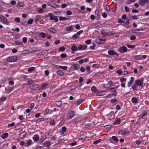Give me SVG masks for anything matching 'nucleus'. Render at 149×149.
<instances>
[{"label": "nucleus", "instance_id": "obj_42", "mask_svg": "<svg viewBox=\"0 0 149 149\" xmlns=\"http://www.w3.org/2000/svg\"><path fill=\"white\" fill-rule=\"evenodd\" d=\"M112 139L113 140L116 142H118V139L115 136H113L112 137Z\"/></svg>", "mask_w": 149, "mask_h": 149}, {"label": "nucleus", "instance_id": "obj_64", "mask_svg": "<svg viewBox=\"0 0 149 149\" xmlns=\"http://www.w3.org/2000/svg\"><path fill=\"white\" fill-rule=\"evenodd\" d=\"M75 28L77 29H79L80 28V26L79 24H77L75 26Z\"/></svg>", "mask_w": 149, "mask_h": 149}, {"label": "nucleus", "instance_id": "obj_8", "mask_svg": "<svg viewBox=\"0 0 149 149\" xmlns=\"http://www.w3.org/2000/svg\"><path fill=\"white\" fill-rule=\"evenodd\" d=\"M39 85L38 84H35L30 87L31 89L32 90H36L38 88Z\"/></svg>", "mask_w": 149, "mask_h": 149}, {"label": "nucleus", "instance_id": "obj_36", "mask_svg": "<svg viewBox=\"0 0 149 149\" xmlns=\"http://www.w3.org/2000/svg\"><path fill=\"white\" fill-rule=\"evenodd\" d=\"M139 3L141 6H143L145 4L143 0H139Z\"/></svg>", "mask_w": 149, "mask_h": 149}, {"label": "nucleus", "instance_id": "obj_31", "mask_svg": "<svg viewBox=\"0 0 149 149\" xmlns=\"http://www.w3.org/2000/svg\"><path fill=\"white\" fill-rule=\"evenodd\" d=\"M132 102L134 103H136L137 102V100L135 97H133L132 99Z\"/></svg>", "mask_w": 149, "mask_h": 149}, {"label": "nucleus", "instance_id": "obj_48", "mask_svg": "<svg viewBox=\"0 0 149 149\" xmlns=\"http://www.w3.org/2000/svg\"><path fill=\"white\" fill-rule=\"evenodd\" d=\"M35 68V67H32L31 68H29L28 70V71L29 72H32V71H33L34 70Z\"/></svg>", "mask_w": 149, "mask_h": 149}, {"label": "nucleus", "instance_id": "obj_13", "mask_svg": "<svg viewBox=\"0 0 149 149\" xmlns=\"http://www.w3.org/2000/svg\"><path fill=\"white\" fill-rule=\"evenodd\" d=\"M87 47V46L85 45H80L78 47L79 50H85Z\"/></svg>", "mask_w": 149, "mask_h": 149}, {"label": "nucleus", "instance_id": "obj_35", "mask_svg": "<svg viewBox=\"0 0 149 149\" xmlns=\"http://www.w3.org/2000/svg\"><path fill=\"white\" fill-rule=\"evenodd\" d=\"M18 3V6L20 7H23L24 6V5L22 2H19Z\"/></svg>", "mask_w": 149, "mask_h": 149}, {"label": "nucleus", "instance_id": "obj_34", "mask_svg": "<svg viewBox=\"0 0 149 149\" xmlns=\"http://www.w3.org/2000/svg\"><path fill=\"white\" fill-rule=\"evenodd\" d=\"M96 88L94 86H93L91 88L92 91L94 93L96 92Z\"/></svg>", "mask_w": 149, "mask_h": 149}, {"label": "nucleus", "instance_id": "obj_41", "mask_svg": "<svg viewBox=\"0 0 149 149\" xmlns=\"http://www.w3.org/2000/svg\"><path fill=\"white\" fill-rule=\"evenodd\" d=\"M33 21V19H30L28 20V23L29 24H31L32 23Z\"/></svg>", "mask_w": 149, "mask_h": 149}, {"label": "nucleus", "instance_id": "obj_4", "mask_svg": "<svg viewBox=\"0 0 149 149\" xmlns=\"http://www.w3.org/2000/svg\"><path fill=\"white\" fill-rule=\"evenodd\" d=\"M107 118L108 120H111L113 118L114 114L113 112H112L106 115Z\"/></svg>", "mask_w": 149, "mask_h": 149}, {"label": "nucleus", "instance_id": "obj_52", "mask_svg": "<svg viewBox=\"0 0 149 149\" xmlns=\"http://www.w3.org/2000/svg\"><path fill=\"white\" fill-rule=\"evenodd\" d=\"M116 72L118 74H121L123 73V72H122L120 70H118L116 71Z\"/></svg>", "mask_w": 149, "mask_h": 149}, {"label": "nucleus", "instance_id": "obj_58", "mask_svg": "<svg viewBox=\"0 0 149 149\" xmlns=\"http://www.w3.org/2000/svg\"><path fill=\"white\" fill-rule=\"evenodd\" d=\"M15 124L14 123H12L11 124H9L8 125V127L13 126L15 125Z\"/></svg>", "mask_w": 149, "mask_h": 149}, {"label": "nucleus", "instance_id": "obj_22", "mask_svg": "<svg viewBox=\"0 0 149 149\" xmlns=\"http://www.w3.org/2000/svg\"><path fill=\"white\" fill-rule=\"evenodd\" d=\"M49 31L51 33H55L57 32L56 29L53 28H50L49 29Z\"/></svg>", "mask_w": 149, "mask_h": 149}, {"label": "nucleus", "instance_id": "obj_18", "mask_svg": "<svg viewBox=\"0 0 149 149\" xmlns=\"http://www.w3.org/2000/svg\"><path fill=\"white\" fill-rule=\"evenodd\" d=\"M33 139L35 141H37L39 139V136L38 135L36 134L33 136Z\"/></svg>", "mask_w": 149, "mask_h": 149}, {"label": "nucleus", "instance_id": "obj_37", "mask_svg": "<svg viewBox=\"0 0 149 149\" xmlns=\"http://www.w3.org/2000/svg\"><path fill=\"white\" fill-rule=\"evenodd\" d=\"M83 100H78L77 102V105H78L79 104H80L82 102H83Z\"/></svg>", "mask_w": 149, "mask_h": 149}, {"label": "nucleus", "instance_id": "obj_53", "mask_svg": "<svg viewBox=\"0 0 149 149\" xmlns=\"http://www.w3.org/2000/svg\"><path fill=\"white\" fill-rule=\"evenodd\" d=\"M34 84V81L33 80H30L28 81V84L29 85H30L31 84Z\"/></svg>", "mask_w": 149, "mask_h": 149}, {"label": "nucleus", "instance_id": "obj_16", "mask_svg": "<svg viewBox=\"0 0 149 149\" xmlns=\"http://www.w3.org/2000/svg\"><path fill=\"white\" fill-rule=\"evenodd\" d=\"M110 90H111V91L112 92H115V93L113 94V95L115 96H116L117 94V93L116 92V90L114 88H110Z\"/></svg>", "mask_w": 149, "mask_h": 149}, {"label": "nucleus", "instance_id": "obj_39", "mask_svg": "<svg viewBox=\"0 0 149 149\" xmlns=\"http://www.w3.org/2000/svg\"><path fill=\"white\" fill-rule=\"evenodd\" d=\"M101 141V139H99L98 140L94 141L93 142V143L95 145H96L98 143L100 142Z\"/></svg>", "mask_w": 149, "mask_h": 149}, {"label": "nucleus", "instance_id": "obj_29", "mask_svg": "<svg viewBox=\"0 0 149 149\" xmlns=\"http://www.w3.org/2000/svg\"><path fill=\"white\" fill-rule=\"evenodd\" d=\"M47 85L46 84H44L41 85V87L39 88V90H41L44 88H46Z\"/></svg>", "mask_w": 149, "mask_h": 149}, {"label": "nucleus", "instance_id": "obj_3", "mask_svg": "<svg viewBox=\"0 0 149 149\" xmlns=\"http://www.w3.org/2000/svg\"><path fill=\"white\" fill-rule=\"evenodd\" d=\"M127 48L125 46H123L120 47L118 49V51L120 53L126 52L127 51Z\"/></svg>", "mask_w": 149, "mask_h": 149}, {"label": "nucleus", "instance_id": "obj_27", "mask_svg": "<svg viewBox=\"0 0 149 149\" xmlns=\"http://www.w3.org/2000/svg\"><path fill=\"white\" fill-rule=\"evenodd\" d=\"M71 49L72 51H76L77 49V47L76 46L73 45L71 47Z\"/></svg>", "mask_w": 149, "mask_h": 149}, {"label": "nucleus", "instance_id": "obj_57", "mask_svg": "<svg viewBox=\"0 0 149 149\" xmlns=\"http://www.w3.org/2000/svg\"><path fill=\"white\" fill-rule=\"evenodd\" d=\"M22 41L24 43H26L27 42V39L26 37H24L22 39Z\"/></svg>", "mask_w": 149, "mask_h": 149}, {"label": "nucleus", "instance_id": "obj_54", "mask_svg": "<svg viewBox=\"0 0 149 149\" xmlns=\"http://www.w3.org/2000/svg\"><path fill=\"white\" fill-rule=\"evenodd\" d=\"M91 40H88L86 41H85V43H86V44L87 45H89L91 43Z\"/></svg>", "mask_w": 149, "mask_h": 149}, {"label": "nucleus", "instance_id": "obj_17", "mask_svg": "<svg viewBox=\"0 0 149 149\" xmlns=\"http://www.w3.org/2000/svg\"><path fill=\"white\" fill-rule=\"evenodd\" d=\"M2 20H3L4 23L5 24L7 25L9 23V22L7 20V19L4 16H3V18Z\"/></svg>", "mask_w": 149, "mask_h": 149}, {"label": "nucleus", "instance_id": "obj_23", "mask_svg": "<svg viewBox=\"0 0 149 149\" xmlns=\"http://www.w3.org/2000/svg\"><path fill=\"white\" fill-rule=\"evenodd\" d=\"M118 133L119 134H122V135H125L127 134V132H126L125 131L122 130L119 131Z\"/></svg>", "mask_w": 149, "mask_h": 149}, {"label": "nucleus", "instance_id": "obj_43", "mask_svg": "<svg viewBox=\"0 0 149 149\" xmlns=\"http://www.w3.org/2000/svg\"><path fill=\"white\" fill-rule=\"evenodd\" d=\"M127 47L129 48H130L131 49H133L135 47V46L134 45H127Z\"/></svg>", "mask_w": 149, "mask_h": 149}, {"label": "nucleus", "instance_id": "obj_32", "mask_svg": "<svg viewBox=\"0 0 149 149\" xmlns=\"http://www.w3.org/2000/svg\"><path fill=\"white\" fill-rule=\"evenodd\" d=\"M57 74L60 76H63V72L61 70H58L57 71Z\"/></svg>", "mask_w": 149, "mask_h": 149}, {"label": "nucleus", "instance_id": "obj_1", "mask_svg": "<svg viewBox=\"0 0 149 149\" xmlns=\"http://www.w3.org/2000/svg\"><path fill=\"white\" fill-rule=\"evenodd\" d=\"M144 81V78H141L138 79L135 81L136 84L138 86L141 87L143 84V81Z\"/></svg>", "mask_w": 149, "mask_h": 149}, {"label": "nucleus", "instance_id": "obj_11", "mask_svg": "<svg viewBox=\"0 0 149 149\" xmlns=\"http://www.w3.org/2000/svg\"><path fill=\"white\" fill-rule=\"evenodd\" d=\"M38 36L40 38H45L46 36V35L45 33L41 32L38 34Z\"/></svg>", "mask_w": 149, "mask_h": 149}, {"label": "nucleus", "instance_id": "obj_46", "mask_svg": "<svg viewBox=\"0 0 149 149\" xmlns=\"http://www.w3.org/2000/svg\"><path fill=\"white\" fill-rule=\"evenodd\" d=\"M6 99V97H2L0 99V101L1 102H2L5 101Z\"/></svg>", "mask_w": 149, "mask_h": 149}, {"label": "nucleus", "instance_id": "obj_38", "mask_svg": "<svg viewBox=\"0 0 149 149\" xmlns=\"http://www.w3.org/2000/svg\"><path fill=\"white\" fill-rule=\"evenodd\" d=\"M104 92H98L97 93L96 95L97 96H101L104 95Z\"/></svg>", "mask_w": 149, "mask_h": 149}, {"label": "nucleus", "instance_id": "obj_30", "mask_svg": "<svg viewBox=\"0 0 149 149\" xmlns=\"http://www.w3.org/2000/svg\"><path fill=\"white\" fill-rule=\"evenodd\" d=\"M111 127H112L111 125H107L104 126V127L108 130H109L111 129Z\"/></svg>", "mask_w": 149, "mask_h": 149}, {"label": "nucleus", "instance_id": "obj_50", "mask_svg": "<svg viewBox=\"0 0 149 149\" xmlns=\"http://www.w3.org/2000/svg\"><path fill=\"white\" fill-rule=\"evenodd\" d=\"M67 55L65 54H62L61 55V57L63 58H64L66 57Z\"/></svg>", "mask_w": 149, "mask_h": 149}, {"label": "nucleus", "instance_id": "obj_5", "mask_svg": "<svg viewBox=\"0 0 149 149\" xmlns=\"http://www.w3.org/2000/svg\"><path fill=\"white\" fill-rule=\"evenodd\" d=\"M108 53L110 55H116V56H118V54L116 52H115L113 50H110L108 51Z\"/></svg>", "mask_w": 149, "mask_h": 149}, {"label": "nucleus", "instance_id": "obj_25", "mask_svg": "<svg viewBox=\"0 0 149 149\" xmlns=\"http://www.w3.org/2000/svg\"><path fill=\"white\" fill-rule=\"evenodd\" d=\"M62 101H58L56 102V105L57 107H60L62 104Z\"/></svg>", "mask_w": 149, "mask_h": 149}, {"label": "nucleus", "instance_id": "obj_26", "mask_svg": "<svg viewBox=\"0 0 149 149\" xmlns=\"http://www.w3.org/2000/svg\"><path fill=\"white\" fill-rule=\"evenodd\" d=\"M49 15L50 17V19L51 20H54V18L56 17L54 15L51 13L49 14Z\"/></svg>", "mask_w": 149, "mask_h": 149}, {"label": "nucleus", "instance_id": "obj_21", "mask_svg": "<svg viewBox=\"0 0 149 149\" xmlns=\"http://www.w3.org/2000/svg\"><path fill=\"white\" fill-rule=\"evenodd\" d=\"M41 19L39 15H37L35 17V22H38Z\"/></svg>", "mask_w": 149, "mask_h": 149}, {"label": "nucleus", "instance_id": "obj_6", "mask_svg": "<svg viewBox=\"0 0 149 149\" xmlns=\"http://www.w3.org/2000/svg\"><path fill=\"white\" fill-rule=\"evenodd\" d=\"M134 77H131L130 80L128 83V87H130L131 86V85H132V84L134 82Z\"/></svg>", "mask_w": 149, "mask_h": 149}, {"label": "nucleus", "instance_id": "obj_56", "mask_svg": "<svg viewBox=\"0 0 149 149\" xmlns=\"http://www.w3.org/2000/svg\"><path fill=\"white\" fill-rule=\"evenodd\" d=\"M102 16L104 18H106L107 16V15L106 13L104 12L102 14Z\"/></svg>", "mask_w": 149, "mask_h": 149}, {"label": "nucleus", "instance_id": "obj_19", "mask_svg": "<svg viewBox=\"0 0 149 149\" xmlns=\"http://www.w3.org/2000/svg\"><path fill=\"white\" fill-rule=\"evenodd\" d=\"M75 115V112L73 111H71L70 112V116L69 118H72Z\"/></svg>", "mask_w": 149, "mask_h": 149}, {"label": "nucleus", "instance_id": "obj_9", "mask_svg": "<svg viewBox=\"0 0 149 149\" xmlns=\"http://www.w3.org/2000/svg\"><path fill=\"white\" fill-rule=\"evenodd\" d=\"M26 132L24 131L19 134V137L20 138L23 139L26 136Z\"/></svg>", "mask_w": 149, "mask_h": 149}, {"label": "nucleus", "instance_id": "obj_45", "mask_svg": "<svg viewBox=\"0 0 149 149\" xmlns=\"http://www.w3.org/2000/svg\"><path fill=\"white\" fill-rule=\"evenodd\" d=\"M59 19L60 21H64L67 19L66 17H60Z\"/></svg>", "mask_w": 149, "mask_h": 149}, {"label": "nucleus", "instance_id": "obj_12", "mask_svg": "<svg viewBox=\"0 0 149 149\" xmlns=\"http://www.w3.org/2000/svg\"><path fill=\"white\" fill-rule=\"evenodd\" d=\"M15 86H13L12 87H8V89L6 91V93L7 94H9L10 92L12 91L14 89Z\"/></svg>", "mask_w": 149, "mask_h": 149}, {"label": "nucleus", "instance_id": "obj_62", "mask_svg": "<svg viewBox=\"0 0 149 149\" xmlns=\"http://www.w3.org/2000/svg\"><path fill=\"white\" fill-rule=\"evenodd\" d=\"M125 9L126 12H128L129 11V9L127 7L125 6Z\"/></svg>", "mask_w": 149, "mask_h": 149}, {"label": "nucleus", "instance_id": "obj_33", "mask_svg": "<svg viewBox=\"0 0 149 149\" xmlns=\"http://www.w3.org/2000/svg\"><path fill=\"white\" fill-rule=\"evenodd\" d=\"M86 137V136L84 135V134L81 135L79 136L80 139L83 140L85 139Z\"/></svg>", "mask_w": 149, "mask_h": 149}, {"label": "nucleus", "instance_id": "obj_28", "mask_svg": "<svg viewBox=\"0 0 149 149\" xmlns=\"http://www.w3.org/2000/svg\"><path fill=\"white\" fill-rule=\"evenodd\" d=\"M37 11L40 13H43V10L41 8H37Z\"/></svg>", "mask_w": 149, "mask_h": 149}, {"label": "nucleus", "instance_id": "obj_60", "mask_svg": "<svg viewBox=\"0 0 149 149\" xmlns=\"http://www.w3.org/2000/svg\"><path fill=\"white\" fill-rule=\"evenodd\" d=\"M146 114V113H144L142 114V115H140V118L141 119L142 118H143L144 116Z\"/></svg>", "mask_w": 149, "mask_h": 149}, {"label": "nucleus", "instance_id": "obj_24", "mask_svg": "<svg viewBox=\"0 0 149 149\" xmlns=\"http://www.w3.org/2000/svg\"><path fill=\"white\" fill-rule=\"evenodd\" d=\"M120 123V119L119 118L117 119L115 121L114 123H113V124H119Z\"/></svg>", "mask_w": 149, "mask_h": 149}, {"label": "nucleus", "instance_id": "obj_59", "mask_svg": "<svg viewBox=\"0 0 149 149\" xmlns=\"http://www.w3.org/2000/svg\"><path fill=\"white\" fill-rule=\"evenodd\" d=\"M83 32V30H81L77 32V33H76V34L77 35H79L81 34Z\"/></svg>", "mask_w": 149, "mask_h": 149}, {"label": "nucleus", "instance_id": "obj_10", "mask_svg": "<svg viewBox=\"0 0 149 149\" xmlns=\"http://www.w3.org/2000/svg\"><path fill=\"white\" fill-rule=\"evenodd\" d=\"M43 145L44 146L46 147L49 148L51 145V143L49 141H45L43 143Z\"/></svg>", "mask_w": 149, "mask_h": 149}, {"label": "nucleus", "instance_id": "obj_2", "mask_svg": "<svg viewBox=\"0 0 149 149\" xmlns=\"http://www.w3.org/2000/svg\"><path fill=\"white\" fill-rule=\"evenodd\" d=\"M17 57L16 56H9L7 58V61L9 62H14L16 61Z\"/></svg>", "mask_w": 149, "mask_h": 149}, {"label": "nucleus", "instance_id": "obj_7", "mask_svg": "<svg viewBox=\"0 0 149 149\" xmlns=\"http://www.w3.org/2000/svg\"><path fill=\"white\" fill-rule=\"evenodd\" d=\"M105 40H103L101 39L100 38H97L96 40V42L99 44H102L104 42Z\"/></svg>", "mask_w": 149, "mask_h": 149}, {"label": "nucleus", "instance_id": "obj_40", "mask_svg": "<svg viewBox=\"0 0 149 149\" xmlns=\"http://www.w3.org/2000/svg\"><path fill=\"white\" fill-rule=\"evenodd\" d=\"M59 67L64 70H66L67 69V67L66 66H59Z\"/></svg>", "mask_w": 149, "mask_h": 149}, {"label": "nucleus", "instance_id": "obj_51", "mask_svg": "<svg viewBox=\"0 0 149 149\" xmlns=\"http://www.w3.org/2000/svg\"><path fill=\"white\" fill-rule=\"evenodd\" d=\"M20 19L19 17H17L15 18V21L17 23H19L20 21Z\"/></svg>", "mask_w": 149, "mask_h": 149}, {"label": "nucleus", "instance_id": "obj_61", "mask_svg": "<svg viewBox=\"0 0 149 149\" xmlns=\"http://www.w3.org/2000/svg\"><path fill=\"white\" fill-rule=\"evenodd\" d=\"M65 48L63 47H60L59 49V50L60 51L63 52L65 50Z\"/></svg>", "mask_w": 149, "mask_h": 149}, {"label": "nucleus", "instance_id": "obj_63", "mask_svg": "<svg viewBox=\"0 0 149 149\" xmlns=\"http://www.w3.org/2000/svg\"><path fill=\"white\" fill-rule=\"evenodd\" d=\"M67 14L68 15H71L72 14V13L71 11H67L66 12Z\"/></svg>", "mask_w": 149, "mask_h": 149}, {"label": "nucleus", "instance_id": "obj_14", "mask_svg": "<svg viewBox=\"0 0 149 149\" xmlns=\"http://www.w3.org/2000/svg\"><path fill=\"white\" fill-rule=\"evenodd\" d=\"M73 29L72 26L70 25L65 28V30L68 31H71Z\"/></svg>", "mask_w": 149, "mask_h": 149}, {"label": "nucleus", "instance_id": "obj_49", "mask_svg": "<svg viewBox=\"0 0 149 149\" xmlns=\"http://www.w3.org/2000/svg\"><path fill=\"white\" fill-rule=\"evenodd\" d=\"M132 88L134 90H135L137 88L136 85L135 84H133L132 86Z\"/></svg>", "mask_w": 149, "mask_h": 149}, {"label": "nucleus", "instance_id": "obj_55", "mask_svg": "<svg viewBox=\"0 0 149 149\" xmlns=\"http://www.w3.org/2000/svg\"><path fill=\"white\" fill-rule=\"evenodd\" d=\"M50 6L53 8H57L58 7V5L56 4H53L52 5Z\"/></svg>", "mask_w": 149, "mask_h": 149}, {"label": "nucleus", "instance_id": "obj_44", "mask_svg": "<svg viewBox=\"0 0 149 149\" xmlns=\"http://www.w3.org/2000/svg\"><path fill=\"white\" fill-rule=\"evenodd\" d=\"M15 44L17 45H21L22 44V42H20L18 41H15L14 42Z\"/></svg>", "mask_w": 149, "mask_h": 149}, {"label": "nucleus", "instance_id": "obj_15", "mask_svg": "<svg viewBox=\"0 0 149 149\" xmlns=\"http://www.w3.org/2000/svg\"><path fill=\"white\" fill-rule=\"evenodd\" d=\"M32 143V141L31 140H27L25 143V146H28L31 145Z\"/></svg>", "mask_w": 149, "mask_h": 149}, {"label": "nucleus", "instance_id": "obj_47", "mask_svg": "<svg viewBox=\"0 0 149 149\" xmlns=\"http://www.w3.org/2000/svg\"><path fill=\"white\" fill-rule=\"evenodd\" d=\"M50 124L52 125H55V121L54 120H51L50 122Z\"/></svg>", "mask_w": 149, "mask_h": 149}, {"label": "nucleus", "instance_id": "obj_20", "mask_svg": "<svg viewBox=\"0 0 149 149\" xmlns=\"http://www.w3.org/2000/svg\"><path fill=\"white\" fill-rule=\"evenodd\" d=\"M8 133H5L2 134L1 137L3 139H4L8 137Z\"/></svg>", "mask_w": 149, "mask_h": 149}]
</instances>
